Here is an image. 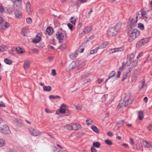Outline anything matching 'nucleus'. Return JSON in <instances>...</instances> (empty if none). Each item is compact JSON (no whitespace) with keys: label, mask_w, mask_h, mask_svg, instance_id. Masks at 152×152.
Returning a JSON list of instances; mask_svg holds the SVG:
<instances>
[{"label":"nucleus","mask_w":152,"mask_h":152,"mask_svg":"<svg viewBox=\"0 0 152 152\" xmlns=\"http://www.w3.org/2000/svg\"><path fill=\"white\" fill-rule=\"evenodd\" d=\"M132 102V100L130 99L129 95L125 96L123 98L121 99L119 104L118 106V108H120L121 107L124 106L126 107Z\"/></svg>","instance_id":"f257e3e1"},{"label":"nucleus","mask_w":152,"mask_h":152,"mask_svg":"<svg viewBox=\"0 0 152 152\" xmlns=\"http://www.w3.org/2000/svg\"><path fill=\"white\" fill-rule=\"evenodd\" d=\"M140 34V31L137 29H134L132 31H129L128 41L129 42L132 41L139 35Z\"/></svg>","instance_id":"f03ea898"},{"label":"nucleus","mask_w":152,"mask_h":152,"mask_svg":"<svg viewBox=\"0 0 152 152\" xmlns=\"http://www.w3.org/2000/svg\"><path fill=\"white\" fill-rule=\"evenodd\" d=\"M10 26V23L5 21L3 18L0 16V30L1 31H4L6 28L9 27Z\"/></svg>","instance_id":"7ed1b4c3"},{"label":"nucleus","mask_w":152,"mask_h":152,"mask_svg":"<svg viewBox=\"0 0 152 152\" xmlns=\"http://www.w3.org/2000/svg\"><path fill=\"white\" fill-rule=\"evenodd\" d=\"M148 18V16L146 14V12L145 11H141L139 12L137 14L136 18L137 19H145Z\"/></svg>","instance_id":"20e7f679"},{"label":"nucleus","mask_w":152,"mask_h":152,"mask_svg":"<svg viewBox=\"0 0 152 152\" xmlns=\"http://www.w3.org/2000/svg\"><path fill=\"white\" fill-rule=\"evenodd\" d=\"M137 64L138 61L136 60L133 61H132L131 62H129L128 63H127V66H130L129 72H130L133 69L135 68L137 66Z\"/></svg>","instance_id":"39448f33"},{"label":"nucleus","mask_w":152,"mask_h":152,"mask_svg":"<svg viewBox=\"0 0 152 152\" xmlns=\"http://www.w3.org/2000/svg\"><path fill=\"white\" fill-rule=\"evenodd\" d=\"M0 131L4 134H9L10 132L8 126L6 124L4 125L1 128Z\"/></svg>","instance_id":"423d86ee"},{"label":"nucleus","mask_w":152,"mask_h":152,"mask_svg":"<svg viewBox=\"0 0 152 152\" xmlns=\"http://www.w3.org/2000/svg\"><path fill=\"white\" fill-rule=\"evenodd\" d=\"M29 131L30 134L32 136H36L41 134L40 132L31 127L29 128Z\"/></svg>","instance_id":"0eeeda50"},{"label":"nucleus","mask_w":152,"mask_h":152,"mask_svg":"<svg viewBox=\"0 0 152 152\" xmlns=\"http://www.w3.org/2000/svg\"><path fill=\"white\" fill-rule=\"evenodd\" d=\"M64 36H66V33L65 31L63 32V33L58 32L56 34V37L59 40L63 39Z\"/></svg>","instance_id":"6e6552de"},{"label":"nucleus","mask_w":152,"mask_h":152,"mask_svg":"<svg viewBox=\"0 0 152 152\" xmlns=\"http://www.w3.org/2000/svg\"><path fill=\"white\" fill-rule=\"evenodd\" d=\"M107 34L109 36H115L117 34V33L114 29L113 27L109 29L107 31Z\"/></svg>","instance_id":"1a4fd4ad"},{"label":"nucleus","mask_w":152,"mask_h":152,"mask_svg":"<svg viewBox=\"0 0 152 152\" xmlns=\"http://www.w3.org/2000/svg\"><path fill=\"white\" fill-rule=\"evenodd\" d=\"M22 2L21 0H15L13 1V6L18 8H21L22 6Z\"/></svg>","instance_id":"9d476101"},{"label":"nucleus","mask_w":152,"mask_h":152,"mask_svg":"<svg viewBox=\"0 0 152 152\" xmlns=\"http://www.w3.org/2000/svg\"><path fill=\"white\" fill-rule=\"evenodd\" d=\"M136 52H134L132 53L129 54L127 55V63H128L129 62L131 61L134 59L135 56Z\"/></svg>","instance_id":"9b49d317"},{"label":"nucleus","mask_w":152,"mask_h":152,"mask_svg":"<svg viewBox=\"0 0 152 152\" xmlns=\"http://www.w3.org/2000/svg\"><path fill=\"white\" fill-rule=\"evenodd\" d=\"M29 29L28 26H26L23 28L21 30V34L23 36H26V34L29 32Z\"/></svg>","instance_id":"f8f14e48"},{"label":"nucleus","mask_w":152,"mask_h":152,"mask_svg":"<svg viewBox=\"0 0 152 152\" xmlns=\"http://www.w3.org/2000/svg\"><path fill=\"white\" fill-rule=\"evenodd\" d=\"M26 11L28 14L29 15L31 14L32 10L31 7V4L28 1L26 3Z\"/></svg>","instance_id":"ddd939ff"},{"label":"nucleus","mask_w":152,"mask_h":152,"mask_svg":"<svg viewBox=\"0 0 152 152\" xmlns=\"http://www.w3.org/2000/svg\"><path fill=\"white\" fill-rule=\"evenodd\" d=\"M121 23L120 22H118L113 28H114L115 31L118 33L119 31L121 28Z\"/></svg>","instance_id":"4468645a"},{"label":"nucleus","mask_w":152,"mask_h":152,"mask_svg":"<svg viewBox=\"0 0 152 152\" xmlns=\"http://www.w3.org/2000/svg\"><path fill=\"white\" fill-rule=\"evenodd\" d=\"M81 126L77 123L72 124V130H77L81 128Z\"/></svg>","instance_id":"2eb2a0df"},{"label":"nucleus","mask_w":152,"mask_h":152,"mask_svg":"<svg viewBox=\"0 0 152 152\" xmlns=\"http://www.w3.org/2000/svg\"><path fill=\"white\" fill-rule=\"evenodd\" d=\"M141 143H142L144 145L145 143V144L144 146L145 148H150L152 147V143L151 142H148L145 140H143Z\"/></svg>","instance_id":"dca6fc26"},{"label":"nucleus","mask_w":152,"mask_h":152,"mask_svg":"<svg viewBox=\"0 0 152 152\" xmlns=\"http://www.w3.org/2000/svg\"><path fill=\"white\" fill-rule=\"evenodd\" d=\"M31 64V61L30 60H28L24 62L23 67L25 69H28L30 66Z\"/></svg>","instance_id":"f3484780"},{"label":"nucleus","mask_w":152,"mask_h":152,"mask_svg":"<svg viewBox=\"0 0 152 152\" xmlns=\"http://www.w3.org/2000/svg\"><path fill=\"white\" fill-rule=\"evenodd\" d=\"M57 145L59 148H57L56 147H54L53 150L54 152H62V151L60 149L62 148L61 146L58 144H57Z\"/></svg>","instance_id":"a211bd4d"},{"label":"nucleus","mask_w":152,"mask_h":152,"mask_svg":"<svg viewBox=\"0 0 152 152\" xmlns=\"http://www.w3.org/2000/svg\"><path fill=\"white\" fill-rule=\"evenodd\" d=\"M41 37L38 36V35H37L36 37L33 39V42L35 43H37L39 42L41 40Z\"/></svg>","instance_id":"6ab92c4d"},{"label":"nucleus","mask_w":152,"mask_h":152,"mask_svg":"<svg viewBox=\"0 0 152 152\" xmlns=\"http://www.w3.org/2000/svg\"><path fill=\"white\" fill-rule=\"evenodd\" d=\"M53 32V29L51 27H48L46 29V32L48 33L49 35H51Z\"/></svg>","instance_id":"aec40b11"},{"label":"nucleus","mask_w":152,"mask_h":152,"mask_svg":"<svg viewBox=\"0 0 152 152\" xmlns=\"http://www.w3.org/2000/svg\"><path fill=\"white\" fill-rule=\"evenodd\" d=\"M92 28L91 26H89V27H87L84 29L83 32L84 33L83 34H87L89 31H90L92 29Z\"/></svg>","instance_id":"412c9836"},{"label":"nucleus","mask_w":152,"mask_h":152,"mask_svg":"<svg viewBox=\"0 0 152 152\" xmlns=\"http://www.w3.org/2000/svg\"><path fill=\"white\" fill-rule=\"evenodd\" d=\"M108 44V42H103L101 45L99 46V47H98V48H99V49H102L104 48H105L107 45Z\"/></svg>","instance_id":"4be33fe9"},{"label":"nucleus","mask_w":152,"mask_h":152,"mask_svg":"<svg viewBox=\"0 0 152 152\" xmlns=\"http://www.w3.org/2000/svg\"><path fill=\"white\" fill-rule=\"evenodd\" d=\"M78 62L76 61V62L73 61L69 65L70 69H72L76 66V63H78Z\"/></svg>","instance_id":"5701e85b"},{"label":"nucleus","mask_w":152,"mask_h":152,"mask_svg":"<svg viewBox=\"0 0 152 152\" xmlns=\"http://www.w3.org/2000/svg\"><path fill=\"white\" fill-rule=\"evenodd\" d=\"M115 73L114 71H112L110 73L109 75L108 78L106 80L105 82H106L107 80L110 79L112 77H114L115 76Z\"/></svg>","instance_id":"b1692460"},{"label":"nucleus","mask_w":152,"mask_h":152,"mask_svg":"<svg viewBox=\"0 0 152 152\" xmlns=\"http://www.w3.org/2000/svg\"><path fill=\"white\" fill-rule=\"evenodd\" d=\"M138 117L139 120H142L144 118V115L142 111H140L138 114Z\"/></svg>","instance_id":"393cba45"},{"label":"nucleus","mask_w":152,"mask_h":152,"mask_svg":"<svg viewBox=\"0 0 152 152\" xmlns=\"http://www.w3.org/2000/svg\"><path fill=\"white\" fill-rule=\"evenodd\" d=\"M50 99H61V97L59 96H54L53 95H50L49 97Z\"/></svg>","instance_id":"a878e982"},{"label":"nucleus","mask_w":152,"mask_h":152,"mask_svg":"<svg viewBox=\"0 0 152 152\" xmlns=\"http://www.w3.org/2000/svg\"><path fill=\"white\" fill-rule=\"evenodd\" d=\"M144 44L142 40V39L138 41L136 44V46L137 47H140Z\"/></svg>","instance_id":"bb28decb"},{"label":"nucleus","mask_w":152,"mask_h":152,"mask_svg":"<svg viewBox=\"0 0 152 152\" xmlns=\"http://www.w3.org/2000/svg\"><path fill=\"white\" fill-rule=\"evenodd\" d=\"M43 90L45 91H50L51 90V88L49 86H44L43 87Z\"/></svg>","instance_id":"cd10ccee"},{"label":"nucleus","mask_w":152,"mask_h":152,"mask_svg":"<svg viewBox=\"0 0 152 152\" xmlns=\"http://www.w3.org/2000/svg\"><path fill=\"white\" fill-rule=\"evenodd\" d=\"M7 47L5 45L0 46V52L5 51L7 50Z\"/></svg>","instance_id":"c85d7f7f"},{"label":"nucleus","mask_w":152,"mask_h":152,"mask_svg":"<svg viewBox=\"0 0 152 152\" xmlns=\"http://www.w3.org/2000/svg\"><path fill=\"white\" fill-rule=\"evenodd\" d=\"M4 61L6 64L9 65L11 64L12 63V61L7 58H5Z\"/></svg>","instance_id":"c756f323"},{"label":"nucleus","mask_w":152,"mask_h":152,"mask_svg":"<svg viewBox=\"0 0 152 152\" xmlns=\"http://www.w3.org/2000/svg\"><path fill=\"white\" fill-rule=\"evenodd\" d=\"M91 129L93 130L96 133H99V130L94 125H92L91 126Z\"/></svg>","instance_id":"7c9ffc66"},{"label":"nucleus","mask_w":152,"mask_h":152,"mask_svg":"<svg viewBox=\"0 0 152 152\" xmlns=\"http://www.w3.org/2000/svg\"><path fill=\"white\" fill-rule=\"evenodd\" d=\"M64 128L68 130H72V124H68L64 126Z\"/></svg>","instance_id":"2f4dec72"},{"label":"nucleus","mask_w":152,"mask_h":152,"mask_svg":"<svg viewBox=\"0 0 152 152\" xmlns=\"http://www.w3.org/2000/svg\"><path fill=\"white\" fill-rule=\"evenodd\" d=\"M15 50L19 54H22L23 53V51L22 50V49L19 47L16 48Z\"/></svg>","instance_id":"473e14b6"},{"label":"nucleus","mask_w":152,"mask_h":152,"mask_svg":"<svg viewBox=\"0 0 152 152\" xmlns=\"http://www.w3.org/2000/svg\"><path fill=\"white\" fill-rule=\"evenodd\" d=\"M100 145L101 144L99 142H96L93 143V147L96 148H99L100 147Z\"/></svg>","instance_id":"72a5a7b5"},{"label":"nucleus","mask_w":152,"mask_h":152,"mask_svg":"<svg viewBox=\"0 0 152 152\" xmlns=\"http://www.w3.org/2000/svg\"><path fill=\"white\" fill-rule=\"evenodd\" d=\"M5 143V140L2 138H0V147L4 146Z\"/></svg>","instance_id":"f704fd0d"},{"label":"nucleus","mask_w":152,"mask_h":152,"mask_svg":"<svg viewBox=\"0 0 152 152\" xmlns=\"http://www.w3.org/2000/svg\"><path fill=\"white\" fill-rule=\"evenodd\" d=\"M16 17L19 18H22L21 13L20 12H15Z\"/></svg>","instance_id":"c9c22d12"},{"label":"nucleus","mask_w":152,"mask_h":152,"mask_svg":"<svg viewBox=\"0 0 152 152\" xmlns=\"http://www.w3.org/2000/svg\"><path fill=\"white\" fill-rule=\"evenodd\" d=\"M129 73L130 72H125L124 73L122 78L123 80H124L127 78V77L128 76V75Z\"/></svg>","instance_id":"e433bc0d"},{"label":"nucleus","mask_w":152,"mask_h":152,"mask_svg":"<svg viewBox=\"0 0 152 152\" xmlns=\"http://www.w3.org/2000/svg\"><path fill=\"white\" fill-rule=\"evenodd\" d=\"M98 49H99V48L97 47L94 49L91 50L90 51V54H93L96 53Z\"/></svg>","instance_id":"4c0bfd02"},{"label":"nucleus","mask_w":152,"mask_h":152,"mask_svg":"<svg viewBox=\"0 0 152 152\" xmlns=\"http://www.w3.org/2000/svg\"><path fill=\"white\" fill-rule=\"evenodd\" d=\"M137 19H136V20H135L131 18H129V20L130 21L131 24H132L133 25H134V24L137 22Z\"/></svg>","instance_id":"58836bf2"},{"label":"nucleus","mask_w":152,"mask_h":152,"mask_svg":"<svg viewBox=\"0 0 152 152\" xmlns=\"http://www.w3.org/2000/svg\"><path fill=\"white\" fill-rule=\"evenodd\" d=\"M104 142L106 144L109 145H111L113 144L112 141L108 139L105 140Z\"/></svg>","instance_id":"ea45409f"},{"label":"nucleus","mask_w":152,"mask_h":152,"mask_svg":"<svg viewBox=\"0 0 152 152\" xmlns=\"http://www.w3.org/2000/svg\"><path fill=\"white\" fill-rule=\"evenodd\" d=\"M124 122V121L123 120H122L118 122L116 124L119 126L121 127L122 126Z\"/></svg>","instance_id":"a19ab883"},{"label":"nucleus","mask_w":152,"mask_h":152,"mask_svg":"<svg viewBox=\"0 0 152 152\" xmlns=\"http://www.w3.org/2000/svg\"><path fill=\"white\" fill-rule=\"evenodd\" d=\"M86 122L87 124L88 125H89L91 124H92L93 123V121L91 119H88L86 121Z\"/></svg>","instance_id":"79ce46f5"},{"label":"nucleus","mask_w":152,"mask_h":152,"mask_svg":"<svg viewBox=\"0 0 152 152\" xmlns=\"http://www.w3.org/2000/svg\"><path fill=\"white\" fill-rule=\"evenodd\" d=\"M85 62L84 61H83L78 66L77 68L78 69H80L83 67L85 65Z\"/></svg>","instance_id":"37998d69"},{"label":"nucleus","mask_w":152,"mask_h":152,"mask_svg":"<svg viewBox=\"0 0 152 152\" xmlns=\"http://www.w3.org/2000/svg\"><path fill=\"white\" fill-rule=\"evenodd\" d=\"M138 27L141 30H143L144 28V25L141 23H139L138 24Z\"/></svg>","instance_id":"c03bdc74"},{"label":"nucleus","mask_w":152,"mask_h":152,"mask_svg":"<svg viewBox=\"0 0 152 152\" xmlns=\"http://www.w3.org/2000/svg\"><path fill=\"white\" fill-rule=\"evenodd\" d=\"M70 21L71 23H72V24H75V22L76 20L74 17H72L71 18L70 20Z\"/></svg>","instance_id":"a18cd8bd"},{"label":"nucleus","mask_w":152,"mask_h":152,"mask_svg":"<svg viewBox=\"0 0 152 152\" xmlns=\"http://www.w3.org/2000/svg\"><path fill=\"white\" fill-rule=\"evenodd\" d=\"M145 81L144 80L142 81L141 84L139 86V88L140 89H141L143 88L145 84Z\"/></svg>","instance_id":"49530a36"},{"label":"nucleus","mask_w":152,"mask_h":152,"mask_svg":"<svg viewBox=\"0 0 152 152\" xmlns=\"http://www.w3.org/2000/svg\"><path fill=\"white\" fill-rule=\"evenodd\" d=\"M150 39V37H147L142 39L144 44L148 43Z\"/></svg>","instance_id":"de8ad7c7"},{"label":"nucleus","mask_w":152,"mask_h":152,"mask_svg":"<svg viewBox=\"0 0 152 152\" xmlns=\"http://www.w3.org/2000/svg\"><path fill=\"white\" fill-rule=\"evenodd\" d=\"M124 50V48L123 47L116 48V52L119 51H121Z\"/></svg>","instance_id":"09e8293b"},{"label":"nucleus","mask_w":152,"mask_h":152,"mask_svg":"<svg viewBox=\"0 0 152 152\" xmlns=\"http://www.w3.org/2000/svg\"><path fill=\"white\" fill-rule=\"evenodd\" d=\"M59 111L61 113L64 114L66 113L65 109L64 108H60Z\"/></svg>","instance_id":"8fccbe9b"},{"label":"nucleus","mask_w":152,"mask_h":152,"mask_svg":"<svg viewBox=\"0 0 152 152\" xmlns=\"http://www.w3.org/2000/svg\"><path fill=\"white\" fill-rule=\"evenodd\" d=\"M7 11L10 14H12L13 12V9L12 8H9L7 9Z\"/></svg>","instance_id":"3c124183"},{"label":"nucleus","mask_w":152,"mask_h":152,"mask_svg":"<svg viewBox=\"0 0 152 152\" xmlns=\"http://www.w3.org/2000/svg\"><path fill=\"white\" fill-rule=\"evenodd\" d=\"M109 52L110 53L112 54L116 52V48H111L109 50Z\"/></svg>","instance_id":"603ef678"},{"label":"nucleus","mask_w":152,"mask_h":152,"mask_svg":"<svg viewBox=\"0 0 152 152\" xmlns=\"http://www.w3.org/2000/svg\"><path fill=\"white\" fill-rule=\"evenodd\" d=\"M93 10L92 9H91L90 10L88 14L87 15H86V17L87 18H88L90 17L91 15V13L93 12Z\"/></svg>","instance_id":"864d4df0"},{"label":"nucleus","mask_w":152,"mask_h":152,"mask_svg":"<svg viewBox=\"0 0 152 152\" xmlns=\"http://www.w3.org/2000/svg\"><path fill=\"white\" fill-rule=\"evenodd\" d=\"M27 22L28 23H31L32 22V20L30 18H27L26 19Z\"/></svg>","instance_id":"5fc2aeb1"},{"label":"nucleus","mask_w":152,"mask_h":152,"mask_svg":"<svg viewBox=\"0 0 152 152\" xmlns=\"http://www.w3.org/2000/svg\"><path fill=\"white\" fill-rule=\"evenodd\" d=\"M68 27L71 30H72L73 28V25L69 23L67 25Z\"/></svg>","instance_id":"6e6d98bb"},{"label":"nucleus","mask_w":152,"mask_h":152,"mask_svg":"<svg viewBox=\"0 0 152 152\" xmlns=\"http://www.w3.org/2000/svg\"><path fill=\"white\" fill-rule=\"evenodd\" d=\"M70 57L72 59H74L76 58V55L75 54H72L69 55Z\"/></svg>","instance_id":"4d7b16f0"},{"label":"nucleus","mask_w":152,"mask_h":152,"mask_svg":"<svg viewBox=\"0 0 152 152\" xmlns=\"http://www.w3.org/2000/svg\"><path fill=\"white\" fill-rule=\"evenodd\" d=\"M147 129L149 131H151L152 129V124L148 126L147 127Z\"/></svg>","instance_id":"13d9d810"},{"label":"nucleus","mask_w":152,"mask_h":152,"mask_svg":"<svg viewBox=\"0 0 152 152\" xmlns=\"http://www.w3.org/2000/svg\"><path fill=\"white\" fill-rule=\"evenodd\" d=\"M6 106L5 104L2 101L0 102V107H5Z\"/></svg>","instance_id":"bf43d9fd"},{"label":"nucleus","mask_w":152,"mask_h":152,"mask_svg":"<svg viewBox=\"0 0 152 152\" xmlns=\"http://www.w3.org/2000/svg\"><path fill=\"white\" fill-rule=\"evenodd\" d=\"M88 0H78L77 2H80V3H83L87 1Z\"/></svg>","instance_id":"052dcab7"},{"label":"nucleus","mask_w":152,"mask_h":152,"mask_svg":"<svg viewBox=\"0 0 152 152\" xmlns=\"http://www.w3.org/2000/svg\"><path fill=\"white\" fill-rule=\"evenodd\" d=\"M52 75L53 76H55L56 75V71L54 69H53L51 72Z\"/></svg>","instance_id":"680f3d73"},{"label":"nucleus","mask_w":152,"mask_h":152,"mask_svg":"<svg viewBox=\"0 0 152 152\" xmlns=\"http://www.w3.org/2000/svg\"><path fill=\"white\" fill-rule=\"evenodd\" d=\"M120 127V126H119L117 125L116 124V126H115L114 128V129L115 131H117L119 129Z\"/></svg>","instance_id":"e2e57ef3"},{"label":"nucleus","mask_w":152,"mask_h":152,"mask_svg":"<svg viewBox=\"0 0 152 152\" xmlns=\"http://www.w3.org/2000/svg\"><path fill=\"white\" fill-rule=\"evenodd\" d=\"M91 152H96V150L94 147L92 146L91 147Z\"/></svg>","instance_id":"0e129e2a"},{"label":"nucleus","mask_w":152,"mask_h":152,"mask_svg":"<svg viewBox=\"0 0 152 152\" xmlns=\"http://www.w3.org/2000/svg\"><path fill=\"white\" fill-rule=\"evenodd\" d=\"M129 141L131 145H133L134 144L133 139L132 138H130L129 139Z\"/></svg>","instance_id":"69168bd1"},{"label":"nucleus","mask_w":152,"mask_h":152,"mask_svg":"<svg viewBox=\"0 0 152 152\" xmlns=\"http://www.w3.org/2000/svg\"><path fill=\"white\" fill-rule=\"evenodd\" d=\"M103 81V79H98L96 81V82L97 83L99 84H100L102 83Z\"/></svg>","instance_id":"338daca9"},{"label":"nucleus","mask_w":152,"mask_h":152,"mask_svg":"<svg viewBox=\"0 0 152 152\" xmlns=\"http://www.w3.org/2000/svg\"><path fill=\"white\" fill-rule=\"evenodd\" d=\"M88 76V75L86 74H84L82 75L81 78H86Z\"/></svg>","instance_id":"774afa93"}]
</instances>
